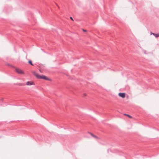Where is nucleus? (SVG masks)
I'll list each match as a JSON object with an SVG mask.
<instances>
[{"instance_id":"f257e3e1","label":"nucleus","mask_w":159,"mask_h":159,"mask_svg":"<svg viewBox=\"0 0 159 159\" xmlns=\"http://www.w3.org/2000/svg\"><path fill=\"white\" fill-rule=\"evenodd\" d=\"M33 74L39 79H43L47 80H49V79L46 76L43 75L42 76L40 75L34 71L33 72Z\"/></svg>"},{"instance_id":"f03ea898","label":"nucleus","mask_w":159,"mask_h":159,"mask_svg":"<svg viewBox=\"0 0 159 159\" xmlns=\"http://www.w3.org/2000/svg\"><path fill=\"white\" fill-rule=\"evenodd\" d=\"M15 70L16 72L19 74H24V72L19 68H16Z\"/></svg>"},{"instance_id":"7ed1b4c3","label":"nucleus","mask_w":159,"mask_h":159,"mask_svg":"<svg viewBox=\"0 0 159 159\" xmlns=\"http://www.w3.org/2000/svg\"><path fill=\"white\" fill-rule=\"evenodd\" d=\"M119 96L123 98L125 97V93H119Z\"/></svg>"},{"instance_id":"20e7f679","label":"nucleus","mask_w":159,"mask_h":159,"mask_svg":"<svg viewBox=\"0 0 159 159\" xmlns=\"http://www.w3.org/2000/svg\"><path fill=\"white\" fill-rule=\"evenodd\" d=\"M33 84L34 83L32 81H28L26 83V84L27 85H30Z\"/></svg>"},{"instance_id":"39448f33","label":"nucleus","mask_w":159,"mask_h":159,"mask_svg":"<svg viewBox=\"0 0 159 159\" xmlns=\"http://www.w3.org/2000/svg\"><path fill=\"white\" fill-rule=\"evenodd\" d=\"M153 34L156 38L158 37H159V34H155L154 33H151V34Z\"/></svg>"},{"instance_id":"423d86ee","label":"nucleus","mask_w":159,"mask_h":159,"mask_svg":"<svg viewBox=\"0 0 159 159\" xmlns=\"http://www.w3.org/2000/svg\"><path fill=\"white\" fill-rule=\"evenodd\" d=\"M92 136H93V137H94V138H95L96 139H99L95 135H94L93 134L91 133H89Z\"/></svg>"},{"instance_id":"0eeeda50","label":"nucleus","mask_w":159,"mask_h":159,"mask_svg":"<svg viewBox=\"0 0 159 159\" xmlns=\"http://www.w3.org/2000/svg\"><path fill=\"white\" fill-rule=\"evenodd\" d=\"M28 63L30 64L31 65H32L33 66V64H32V61L31 60H29V61H28Z\"/></svg>"},{"instance_id":"6e6552de","label":"nucleus","mask_w":159,"mask_h":159,"mask_svg":"<svg viewBox=\"0 0 159 159\" xmlns=\"http://www.w3.org/2000/svg\"><path fill=\"white\" fill-rule=\"evenodd\" d=\"M124 115H126V116H128L129 117H130V118H132V117H131V116H130L129 115H128V114H124Z\"/></svg>"},{"instance_id":"1a4fd4ad","label":"nucleus","mask_w":159,"mask_h":159,"mask_svg":"<svg viewBox=\"0 0 159 159\" xmlns=\"http://www.w3.org/2000/svg\"><path fill=\"white\" fill-rule=\"evenodd\" d=\"M70 19L71 20H73V19L71 17H70Z\"/></svg>"},{"instance_id":"9d476101","label":"nucleus","mask_w":159,"mask_h":159,"mask_svg":"<svg viewBox=\"0 0 159 159\" xmlns=\"http://www.w3.org/2000/svg\"><path fill=\"white\" fill-rule=\"evenodd\" d=\"M83 31L84 32H86V30H83Z\"/></svg>"},{"instance_id":"9b49d317","label":"nucleus","mask_w":159,"mask_h":159,"mask_svg":"<svg viewBox=\"0 0 159 159\" xmlns=\"http://www.w3.org/2000/svg\"><path fill=\"white\" fill-rule=\"evenodd\" d=\"M84 96H86V94H84Z\"/></svg>"}]
</instances>
